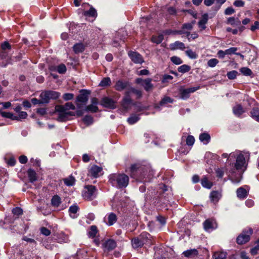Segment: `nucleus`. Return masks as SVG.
Returning a JSON list of instances; mask_svg holds the SVG:
<instances>
[{"label":"nucleus","mask_w":259,"mask_h":259,"mask_svg":"<svg viewBox=\"0 0 259 259\" xmlns=\"http://www.w3.org/2000/svg\"><path fill=\"white\" fill-rule=\"evenodd\" d=\"M237 48L235 47H232L225 50L226 55L235 54L237 53L236 52L237 51Z\"/></svg>","instance_id":"57"},{"label":"nucleus","mask_w":259,"mask_h":259,"mask_svg":"<svg viewBox=\"0 0 259 259\" xmlns=\"http://www.w3.org/2000/svg\"><path fill=\"white\" fill-rule=\"evenodd\" d=\"M237 74V72L235 70H233L227 73V77L230 79H234L236 78Z\"/></svg>","instance_id":"58"},{"label":"nucleus","mask_w":259,"mask_h":259,"mask_svg":"<svg viewBox=\"0 0 259 259\" xmlns=\"http://www.w3.org/2000/svg\"><path fill=\"white\" fill-rule=\"evenodd\" d=\"M85 49V47L82 43H78L74 45L73 47V51L76 54L82 52Z\"/></svg>","instance_id":"28"},{"label":"nucleus","mask_w":259,"mask_h":259,"mask_svg":"<svg viewBox=\"0 0 259 259\" xmlns=\"http://www.w3.org/2000/svg\"><path fill=\"white\" fill-rule=\"evenodd\" d=\"M240 71L246 76H250L252 74L251 70L247 67H242L240 69Z\"/></svg>","instance_id":"50"},{"label":"nucleus","mask_w":259,"mask_h":259,"mask_svg":"<svg viewBox=\"0 0 259 259\" xmlns=\"http://www.w3.org/2000/svg\"><path fill=\"white\" fill-rule=\"evenodd\" d=\"M104 247L108 250H113L116 246V243L115 241L112 239H109L106 241L104 243Z\"/></svg>","instance_id":"22"},{"label":"nucleus","mask_w":259,"mask_h":259,"mask_svg":"<svg viewBox=\"0 0 259 259\" xmlns=\"http://www.w3.org/2000/svg\"><path fill=\"white\" fill-rule=\"evenodd\" d=\"M201 183L203 187L207 189H210L212 186V183L209 181L206 177L202 179Z\"/></svg>","instance_id":"35"},{"label":"nucleus","mask_w":259,"mask_h":259,"mask_svg":"<svg viewBox=\"0 0 259 259\" xmlns=\"http://www.w3.org/2000/svg\"><path fill=\"white\" fill-rule=\"evenodd\" d=\"M191 69V67L190 66H189V65H183L181 66H180L178 69V70L179 72H181V73H185L186 72H188V71H189Z\"/></svg>","instance_id":"46"},{"label":"nucleus","mask_w":259,"mask_h":259,"mask_svg":"<svg viewBox=\"0 0 259 259\" xmlns=\"http://www.w3.org/2000/svg\"><path fill=\"white\" fill-rule=\"evenodd\" d=\"M111 81L109 77L104 78L99 83V86L102 87H105L109 86L111 84Z\"/></svg>","instance_id":"40"},{"label":"nucleus","mask_w":259,"mask_h":259,"mask_svg":"<svg viewBox=\"0 0 259 259\" xmlns=\"http://www.w3.org/2000/svg\"><path fill=\"white\" fill-rule=\"evenodd\" d=\"M132 104V100L129 95V92H126L121 101V106L124 110H128L131 108Z\"/></svg>","instance_id":"12"},{"label":"nucleus","mask_w":259,"mask_h":259,"mask_svg":"<svg viewBox=\"0 0 259 259\" xmlns=\"http://www.w3.org/2000/svg\"><path fill=\"white\" fill-rule=\"evenodd\" d=\"M256 245L254 246L253 248H251L250 250V253L252 255H255L257 253L258 251L259 250V242L258 240L256 242Z\"/></svg>","instance_id":"60"},{"label":"nucleus","mask_w":259,"mask_h":259,"mask_svg":"<svg viewBox=\"0 0 259 259\" xmlns=\"http://www.w3.org/2000/svg\"><path fill=\"white\" fill-rule=\"evenodd\" d=\"M128 86V82L126 81H123L121 80H119L117 81H116L115 85L114 86V88L116 90L118 91H121L127 88Z\"/></svg>","instance_id":"16"},{"label":"nucleus","mask_w":259,"mask_h":259,"mask_svg":"<svg viewBox=\"0 0 259 259\" xmlns=\"http://www.w3.org/2000/svg\"><path fill=\"white\" fill-rule=\"evenodd\" d=\"M228 175L229 179L231 180L233 183H239L242 178V174H239L238 178H234L233 175L235 173V169H231L228 172L226 171Z\"/></svg>","instance_id":"18"},{"label":"nucleus","mask_w":259,"mask_h":259,"mask_svg":"<svg viewBox=\"0 0 259 259\" xmlns=\"http://www.w3.org/2000/svg\"><path fill=\"white\" fill-rule=\"evenodd\" d=\"M170 48L171 50H173L177 49L183 50L185 49V46L183 42L179 41H176L174 43L170 45Z\"/></svg>","instance_id":"20"},{"label":"nucleus","mask_w":259,"mask_h":259,"mask_svg":"<svg viewBox=\"0 0 259 259\" xmlns=\"http://www.w3.org/2000/svg\"><path fill=\"white\" fill-rule=\"evenodd\" d=\"M83 122L88 125L91 124L93 122V118L89 115L85 116L83 118Z\"/></svg>","instance_id":"55"},{"label":"nucleus","mask_w":259,"mask_h":259,"mask_svg":"<svg viewBox=\"0 0 259 259\" xmlns=\"http://www.w3.org/2000/svg\"><path fill=\"white\" fill-rule=\"evenodd\" d=\"M221 196V195L218 191H212L210 194V198L214 202H218Z\"/></svg>","instance_id":"32"},{"label":"nucleus","mask_w":259,"mask_h":259,"mask_svg":"<svg viewBox=\"0 0 259 259\" xmlns=\"http://www.w3.org/2000/svg\"><path fill=\"white\" fill-rule=\"evenodd\" d=\"M177 32H178L179 34H186L189 41H190L191 39H194L198 37V34L196 33H194L191 34L190 31H185L184 30H180L177 31Z\"/></svg>","instance_id":"23"},{"label":"nucleus","mask_w":259,"mask_h":259,"mask_svg":"<svg viewBox=\"0 0 259 259\" xmlns=\"http://www.w3.org/2000/svg\"><path fill=\"white\" fill-rule=\"evenodd\" d=\"M249 156L248 152L244 151H235L230 154V157L236 158V162L234 164L235 169L241 171L242 174L246 169Z\"/></svg>","instance_id":"1"},{"label":"nucleus","mask_w":259,"mask_h":259,"mask_svg":"<svg viewBox=\"0 0 259 259\" xmlns=\"http://www.w3.org/2000/svg\"><path fill=\"white\" fill-rule=\"evenodd\" d=\"M251 115L253 119L259 122V109L253 108L251 111Z\"/></svg>","instance_id":"43"},{"label":"nucleus","mask_w":259,"mask_h":259,"mask_svg":"<svg viewBox=\"0 0 259 259\" xmlns=\"http://www.w3.org/2000/svg\"><path fill=\"white\" fill-rule=\"evenodd\" d=\"M40 232L45 236H48L50 235L51 231L46 227H41L40 228Z\"/></svg>","instance_id":"63"},{"label":"nucleus","mask_w":259,"mask_h":259,"mask_svg":"<svg viewBox=\"0 0 259 259\" xmlns=\"http://www.w3.org/2000/svg\"><path fill=\"white\" fill-rule=\"evenodd\" d=\"M1 51H7V50H10L11 46L10 44L7 41H5L1 45Z\"/></svg>","instance_id":"56"},{"label":"nucleus","mask_w":259,"mask_h":259,"mask_svg":"<svg viewBox=\"0 0 259 259\" xmlns=\"http://www.w3.org/2000/svg\"><path fill=\"white\" fill-rule=\"evenodd\" d=\"M208 21V15L206 14L202 16V19L199 21V27L202 29H205L206 28L205 24Z\"/></svg>","instance_id":"29"},{"label":"nucleus","mask_w":259,"mask_h":259,"mask_svg":"<svg viewBox=\"0 0 259 259\" xmlns=\"http://www.w3.org/2000/svg\"><path fill=\"white\" fill-rule=\"evenodd\" d=\"M56 70L59 73L63 74L66 71V67L63 64H61L56 67Z\"/></svg>","instance_id":"51"},{"label":"nucleus","mask_w":259,"mask_h":259,"mask_svg":"<svg viewBox=\"0 0 259 259\" xmlns=\"http://www.w3.org/2000/svg\"><path fill=\"white\" fill-rule=\"evenodd\" d=\"M0 114L4 117L10 118L12 120H14L15 114H13L12 113L8 112H2L0 110Z\"/></svg>","instance_id":"49"},{"label":"nucleus","mask_w":259,"mask_h":259,"mask_svg":"<svg viewBox=\"0 0 259 259\" xmlns=\"http://www.w3.org/2000/svg\"><path fill=\"white\" fill-rule=\"evenodd\" d=\"M194 23L195 21L192 22V23L184 24L181 30H184L185 31H189L192 29Z\"/></svg>","instance_id":"45"},{"label":"nucleus","mask_w":259,"mask_h":259,"mask_svg":"<svg viewBox=\"0 0 259 259\" xmlns=\"http://www.w3.org/2000/svg\"><path fill=\"white\" fill-rule=\"evenodd\" d=\"M203 227L206 231L210 232L217 228V224L214 220L207 219L203 223Z\"/></svg>","instance_id":"13"},{"label":"nucleus","mask_w":259,"mask_h":259,"mask_svg":"<svg viewBox=\"0 0 259 259\" xmlns=\"http://www.w3.org/2000/svg\"><path fill=\"white\" fill-rule=\"evenodd\" d=\"M132 246L134 248L142 247L144 244H151L150 235L146 232H143L137 238L132 240Z\"/></svg>","instance_id":"5"},{"label":"nucleus","mask_w":259,"mask_h":259,"mask_svg":"<svg viewBox=\"0 0 259 259\" xmlns=\"http://www.w3.org/2000/svg\"><path fill=\"white\" fill-rule=\"evenodd\" d=\"M219 63V61L215 58L211 59L209 60L207 62V65L208 66L210 67H215L217 64Z\"/></svg>","instance_id":"53"},{"label":"nucleus","mask_w":259,"mask_h":259,"mask_svg":"<svg viewBox=\"0 0 259 259\" xmlns=\"http://www.w3.org/2000/svg\"><path fill=\"white\" fill-rule=\"evenodd\" d=\"M128 56L135 63L142 64L144 62V59L142 56L139 53L135 52H130Z\"/></svg>","instance_id":"14"},{"label":"nucleus","mask_w":259,"mask_h":259,"mask_svg":"<svg viewBox=\"0 0 259 259\" xmlns=\"http://www.w3.org/2000/svg\"><path fill=\"white\" fill-rule=\"evenodd\" d=\"M64 182L66 186H71L75 183V179L72 176H69L64 179Z\"/></svg>","instance_id":"41"},{"label":"nucleus","mask_w":259,"mask_h":259,"mask_svg":"<svg viewBox=\"0 0 259 259\" xmlns=\"http://www.w3.org/2000/svg\"><path fill=\"white\" fill-rule=\"evenodd\" d=\"M233 113L237 116H240L244 110L241 105L237 104L233 108Z\"/></svg>","instance_id":"25"},{"label":"nucleus","mask_w":259,"mask_h":259,"mask_svg":"<svg viewBox=\"0 0 259 259\" xmlns=\"http://www.w3.org/2000/svg\"><path fill=\"white\" fill-rule=\"evenodd\" d=\"M18 113V115H15L14 120L21 121L26 118L28 116L27 112L25 111H21Z\"/></svg>","instance_id":"33"},{"label":"nucleus","mask_w":259,"mask_h":259,"mask_svg":"<svg viewBox=\"0 0 259 259\" xmlns=\"http://www.w3.org/2000/svg\"><path fill=\"white\" fill-rule=\"evenodd\" d=\"M61 203V198L58 195L54 196L51 199V204L54 207H58Z\"/></svg>","instance_id":"36"},{"label":"nucleus","mask_w":259,"mask_h":259,"mask_svg":"<svg viewBox=\"0 0 259 259\" xmlns=\"http://www.w3.org/2000/svg\"><path fill=\"white\" fill-rule=\"evenodd\" d=\"M102 170V168L101 167L94 165L90 168L89 175L94 178H97L99 176V173L101 172Z\"/></svg>","instance_id":"17"},{"label":"nucleus","mask_w":259,"mask_h":259,"mask_svg":"<svg viewBox=\"0 0 259 259\" xmlns=\"http://www.w3.org/2000/svg\"><path fill=\"white\" fill-rule=\"evenodd\" d=\"M117 220L116 215L114 213H111L108 217V225H112Z\"/></svg>","instance_id":"38"},{"label":"nucleus","mask_w":259,"mask_h":259,"mask_svg":"<svg viewBox=\"0 0 259 259\" xmlns=\"http://www.w3.org/2000/svg\"><path fill=\"white\" fill-rule=\"evenodd\" d=\"M187 55L191 59H196L197 57L196 54L191 50H189L186 51Z\"/></svg>","instance_id":"59"},{"label":"nucleus","mask_w":259,"mask_h":259,"mask_svg":"<svg viewBox=\"0 0 259 259\" xmlns=\"http://www.w3.org/2000/svg\"><path fill=\"white\" fill-rule=\"evenodd\" d=\"M227 23L232 26H237L240 24V22L237 20L234 17H230L227 19Z\"/></svg>","instance_id":"48"},{"label":"nucleus","mask_w":259,"mask_h":259,"mask_svg":"<svg viewBox=\"0 0 259 259\" xmlns=\"http://www.w3.org/2000/svg\"><path fill=\"white\" fill-rule=\"evenodd\" d=\"M98 110V107L94 105V104H91L90 105H88L85 108V110L88 111H91L92 112H96Z\"/></svg>","instance_id":"52"},{"label":"nucleus","mask_w":259,"mask_h":259,"mask_svg":"<svg viewBox=\"0 0 259 259\" xmlns=\"http://www.w3.org/2000/svg\"><path fill=\"white\" fill-rule=\"evenodd\" d=\"M174 99L168 96H164L159 102V106H163L166 105L168 103H172Z\"/></svg>","instance_id":"30"},{"label":"nucleus","mask_w":259,"mask_h":259,"mask_svg":"<svg viewBox=\"0 0 259 259\" xmlns=\"http://www.w3.org/2000/svg\"><path fill=\"white\" fill-rule=\"evenodd\" d=\"M237 196L240 199H244L247 196V192L242 187H240L237 191Z\"/></svg>","instance_id":"26"},{"label":"nucleus","mask_w":259,"mask_h":259,"mask_svg":"<svg viewBox=\"0 0 259 259\" xmlns=\"http://www.w3.org/2000/svg\"><path fill=\"white\" fill-rule=\"evenodd\" d=\"M195 142V139L193 136H189L186 139V143L188 146H192Z\"/></svg>","instance_id":"61"},{"label":"nucleus","mask_w":259,"mask_h":259,"mask_svg":"<svg viewBox=\"0 0 259 259\" xmlns=\"http://www.w3.org/2000/svg\"><path fill=\"white\" fill-rule=\"evenodd\" d=\"M227 170L226 167L218 168L215 169V173L217 177L219 178H223L225 171Z\"/></svg>","instance_id":"47"},{"label":"nucleus","mask_w":259,"mask_h":259,"mask_svg":"<svg viewBox=\"0 0 259 259\" xmlns=\"http://www.w3.org/2000/svg\"><path fill=\"white\" fill-rule=\"evenodd\" d=\"M75 106L70 102L66 103L64 105H57L55 111L58 114L57 120L59 121H65L69 119L70 116H75V112L69 111L70 109L74 110Z\"/></svg>","instance_id":"2"},{"label":"nucleus","mask_w":259,"mask_h":259,"mask_svg":"<svg viewBox=\"0 0 259 259\" xmlns=\"http://www.w3.org/2000/svg\"><path fill=\"white\" fill-rule=\"evenodd\" d=\"M11 63V56L7 51L0 52V66L5 67Z\"/></svg>","instance_id":"10"},{"label":"nucleus","mask_w":259,"mask_h":259,"mask_svg":"<svg viewBox=\"0 0 259 259\" xmlns=\"http://www.w3.org/2000/svg\"><path fill=\"white\" fill-rule=\"evenodd\" d=\"M109 182L113 186L117 188H125L128 184L129 178L124 174H114L110 175Z\"/></svg>","instance_id":"3"},{"label":"nucleus","mask_w":259,"mask_h":259,"mask_svg":"<svg viewBox=\"0 0 259 259\" xmlns=\"http://www.w3.org/2000/svg\"><path fill=\"white\" fill-rule=\"evenodd\" d=\"M170 60L173 63L176 65H180L183 63L181 58L177 56H173L171 57Z\"/></svg>","instance_id":"54"},{"label":"nucleus","mask_w":259,"mask_h":259,"mask_svg":"<svg viewBox=\"0 0 259 259\" xmlns=\"http://www.w3.org/2000/svg\"><path fill=\"white\" fill-rule=\"evenodd\" d=\"M252 233L251 228L248 229L246 232H243L237 238V242L239 244H243L248 242L250 239V235Z\"/></svg>","instance_id":"9"},{"label":"nucleus","mask_w":259,"mask_h":259,"mask_svg":"<svg viewBox=\"0 0 259 259\" xmlns=\"http://www.w3.org/2000/svg\"><path fill=\"white\" fill-rule=\"evenodd\" d=\"M199 87H192L187 89L181 88L180 89V97L183 100H186L190 97V94L199 90Z\"/></svg>","instance_id":"8"},{"label":"nucleus","mask_w":259,"mask_h":259,"mask_svg":"<svg viewBox=\"0 0 259 259\" xmlns=\"http://www.w3.org/2000/svg\"><path fill=\"white\" fill-rule=\"evenodd\" d=\"M101 104L108 108L114 109L116 107L115 102L111 98L105 97L102 100Z\"/></svg>","instance_id":"15"},{"label":"nucleus","mask_w":259,"mask_h":259,"mask_svg":"<svg viewBox=\"0 0 259 259\" xmlns=\"http://www.w3.org/2000/svg\"><path fill=\"white\" fill-rule=\"evenodd\" d=\"M98 232L97 228L96 226H92L90 230L88 232V235L90 237L94 238Z\"/></svg>","instance_id":"42"},{"label":"nucleus","mask_w":259,"mask_h":259,"mask_svg":"<svg viewBox=\"0 0 259 259\" xmlns=\"http://www.w3.org/2000/svg\"><path fill=\"white\" fill-rule=\"evenodd\" d=\"M88 94L86 91H82V93L77 96L76 102L78 108H80L81 105L86 104L88 100Z\"/></svg>","instance_id":"11"},{"label":"nucleus","mask_w":259,"mask_h":259,"mask_svg":"<svg viewBox=\"0 0 259 259\" xmlns=\"http://www.w3.org/2000/svg\"><path fill=\"white\" fill-rule=\"evenodd\" d=\"M140 115H136V114H132L130 117H129L127 119V121L130 124H133L137 122L138 120L140 119Z\"/></svg>","instance_id":"31"},{"label":"nucleus","mask_w":259,"mask_h":259,"mask_svg":"<svg viewBox=\"0 0 259 259\" xmlns=\"http://www.w3.org/2000/svg\"><path fill=\"white\" fill-rule=\"evenodd\" d=\"M28 177L29 181L31 183H33L37 180V176L36 172L32 169L30 168L27 171Z\"/></svg>","instance_id":"24"},{"label":"nucleus","mask_w":259,"mask_h":259,"mask_svg":"<svg viewBox=\"0 0 259 259\" xmlns=\"http://www.w3.org/2000/svg\"><path fill=\"white\" fill-rule=\"evenodd\" d=\"M96 189L95 186L92 185L84 187L82 192V196L85 200H91L96 196Z\"/></svg>","instance_id":"6"},{"label":"nucleus","mask_w":259,"mask_h":259,"mask_svg":"<svg viewBox=\"0 0 259 259\" xmlns=\"http://www.w3.org/2000/svg\"><path fill=\"white\" fill-rule=\"evenodd\" d=\"M199 140L200 141L203 143L204 144H207L210 140V135L206 133L201 134L199 136Z\"/></svg>","instance_id":"27"},{"label":"nucleus","mask_w":259,"mask_h":259,"mask_svg":"<svg viewBox=\"0 0 259 259\" xmlns=\"http://www.w3.org/2000/svg\"><path fill=\"white\" fill-rule=\"evenodd\" d=\"M213 257L214 259H226V253L225 252H216Z\"/></svg>","instance_id":"44"},{"label":"nucleus","mask_w":259,"mask_h":259,"mask_svg":"<svg viewBox=\"0 0 259 259\" xmlns=\"http://www.w3.org/2000/svg\"><path fill=\"white\" fill-rule=\"evenodd\" d=\"M184 255L188 258H193L197 256L198 251L196 249H191L183 252Z\"/></svg>","instance_id":"19"},{"label":"nucleus","mask_w":259,"mask_h":259,"mask_svg":"<svg viewBox=\"0 0 259 259\" xmlns=\"http://www.w3.org/2000/svg\"><path fill=\"white\" fill-rule=\"evenodd\" d=\"M149 170L150 168L148 166L143 165L140 163L132 164L129 168L131 176L134 178H138L141 180L145 177Z\"/></svg>","instance_id":"4"},{"label":"nucleus","mask_w":259,"mask_h":259,"mask_svg":"<svg viewBox=\"0 0 259 259\" xmlns=\"http://www.w3.org/2000/svg\"><path fill=\"white\" fill-rule=\"evenodd\" d=\"M69 241V237L67 235L65 234L64 233H61L58 237V242L62 243H66Z\"/></svg>","instance_id":"39"},{"label":"nucleus","mask_w":259,"mask_h":259,"mask_svg":"<svg viewBox=\"0 0 259 259\" xmlns=\"http://www.w3.org/2000/svg\"><path fill=\"white\" fill-rule=\"evenodd\" d=\"M151 81L152 79L150 78H147L143 81L142 86L147 92L152 90L153 87V85L151 83Z\"/></svg>","instance_id":"21"},{"label":"nucleus","mask_w":259,"mask_h":259,"mask_svg":"<svg viewBox=\"0 0 259 259\" xmlns=\"http://www.w3.org/2000/svg\"><path fill=\"white\" fill-rule=\"evenodd\" d=\"M83 15L85 16H91L96 17L97 16V13L96 10L94 8L91 7L89 11H85L83 13Z\"/></svg>","instance_id":"37"},{"label":"nucleus","mask_w":259,"mask_h":259,"mask_svg":"<svg viewBox=\"0 0 259 259\" xmlns=\"http://www.w3.org/2000/svg\"><path fill=\"white\" fill-rule=\"evenodd\" d=\"M74 95L71 93H65L63 96V98L65 101L70 100L73 98Z\"/></svg>","instance_id":"62"},{"label":"nucleus","mask_w":259,"mask_h":259,"mask_svg":"<svg viewBox=\"0 0 259 259\" xmlns=\"http://www.w3.org/2000/svg\"><path fill=\"white\" fill-rule=\"evenodd\" d=\"M12 212L14 214L16 215H19L22 214L23 210L20 207H16L12 210Z\"/></svg>","instance_id":"64"},{"label":"nucleus","mask_w":259,"mask_h":259,"mask_svg":"<svg viewBox=\"0 0 259 259\" xmlns=\"http://www.w3.org/2000/svg\"><path fill=\"white\" fill-rule=\"evenodd\" d=\"M60 94L53 91H46L40 94V98L42 99V102L47 104L51 99H56L59 98Z\"/></svg>","instance_id":"7"},{"label":"nucleus","mask_w":259,"mask_h":259,"mask_svg":"<svg viewBox=\"0 0 259 259\" xmlns=\"http://www.w3.org/2000/svg\"><path fill=\"white\" fill-rule=\"evenodd\" d=\"M164 37L162 34H159L158 35H153L152 36L151 40V41L153 43H155L156 44H160L163 40Z\"/></svg>","instance_id":"34"}]
</instances>
